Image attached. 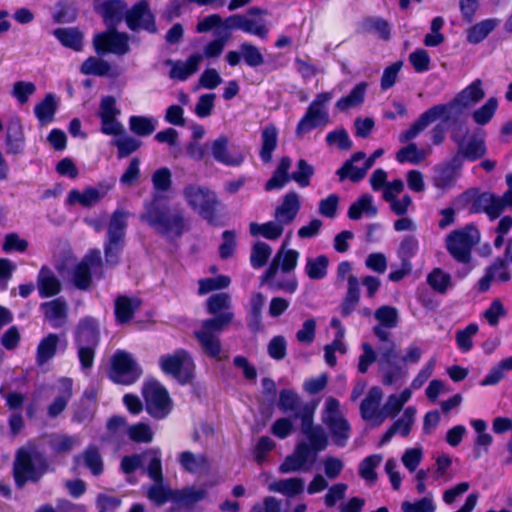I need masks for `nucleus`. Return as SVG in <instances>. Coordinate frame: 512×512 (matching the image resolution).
<instances>
[{
	"label": "nucleus",
	"instance_id": "f257e3e1",
	"mask_svg": "<svg viewBox=\"0 0 512 512\" xmlns=\"http://www.w3.org/2000/svg\"><path fill=\"white\" fill-rule=\"evenodd\" d=\"M140 219L163 235L173 234L180 238L190 229L185 211L179 205L169 206L164 196L154 194L144 203V213Z\"/></svg>",
	"mask_w": 512,
	"mask_h": 512
},
{
	"label": "nucleus",
	"instance_id": "f03ea898",
	"mask_svg": "<svg viewBox=\"0 0 512 512\" xmlns=\"http://www.w3.org/2000/svg\"><path fill=\"white\" fill-rule=\"evenodd\" d=\"M48 455L34 447H21L16 451L13 463L14 482L18 488L26 483H38L51 470Z\"/></svg>",
	"mask_w": 512,
	"mask_h": 512
},
{
	"label": "nucleus",
	"instance_id": "7ed1b4c3",
	"mask_svg": "<svg viewBox=\"0 0 512 512\" xmlns=\"http://www.w3.org/2000/svg\"><path fill=\"white\" fill-rule=\"evenodd\" d=\"M161 371L182 386L191 384L195 379L196 365L191 353L184 348H177L171 354L159 357Z\"/></svg>",
	"mask_w": 512,
	"mask_h": 512
},
{
	"label": "nucleus",
	"instance_id": "20e7f679",
	"mask_svg": "<svg viewBox=\"0 0 512 512\" xmlns=\"http://www.w3.org/2000/svg\"><path fill=\"white\" fill-rule=\"evenodd\" d=\"M126 212L116 209L110 218L107 229V240L104 243V256L107 265L115 267L120 262L127 228Z\"/></svg>",
	"mask_w": 512,
	"mask_h": 512
},
{
	"label": "nucleus",
	"instance_id": "39448f33",
	"mask_svg": "<svg viewBox=\"0 0 512 512\" xmlns=\"http://www.w3.org/2000/svg\"><path fill=\"white\" fill-rule=\"evenodd\" d=\"M480 240L478 228L470 223L462 229L452 231L446 239V249L459 263L470 264L472 249Z\"/></svg>",
	"mask_w": 512,
	"mask_h": 512
},
{
	"label": "nucleus",
	"instance_id": "423d86ee",
	"mask_svg": "<svg viewBox=\"0 0 512 512\" xmlns=\"http://www.w3.org/2000/svg\"><path fill=\"white\" fill-rule=\"evenodd\" d=\"M183 196L187 204L198 210L203 219L210 224L215 223L220 201L214 191L196 184H188L183 189Z\"/></svg>",
	"mask_w": 512,
	"mask_h": 512
},
{
	"label": "nucleus",
	"instance_id": "0eeeda50",
	"mask_svg": "<svg viewBox=\"0 0 512 512\" xmlns=\"http://www.w3.org/2000/svg\"><path fill=\"white\" fill-rule=\"evenodd\" d=\"M331 92H321L316 95L309 104L305 114L296 125L295 134L301 137L304 134L318 128L326 126L330 119L326 104L332 99Z\"/></svg>",
	"mask_w": 512,
	"mask_h": 512
},
{
	"label": "nucleus",
	"instance_id": "6e6552de",
	"mask_svg": "<svg viewBox=\"0 0 512 512\" xmlns=\"http://www.w3.org/2000/svg\"><path fill=\"white\" fill-rule=\"evenodd\" d=\"M146 411L155 419L166 418L173 408L168 390L157 380L146 383L142 389Z\"/></svg>",
	"mask_w": 512,
	"mask_h": 512
},
{
	"label": "nucleus",
	"instance_id": "1a4fd4ad",
	"mask_svg": "<svg viewBox=\"0 0 512 512\" xmlns=\"http://www.w3.org/2000/svg\"><path fill=\"white\" fill-rule=\"evenodd\" d=\"M457 202L467 208L470 214L485 213L491 221L498 218L496 195L492 192L470 188L459 195Z\"/></svg>",
	"mask_w": 512,
	"mask_h": 512
},
{
	"label": "nucleus",
	"instance_id": "9d476101",
	"mask_svg": "<svg viewBox=\"0 0 512 512\" xmlns=\"http://www.w3.org/2000/svg\"><path fill=\"white\" fill-rule=\"evenodd\" d=\"M484 97L485 92L482 88V81L480 79H476L457 93L449 103L437 104L436 106H446V111L441 116V120L444 123H448L452 118L453 109H456V114H461L464 109L475 105Z\"/></svg>",
	"mask_w": 512,
	"mask_h": 512
},
{
	"label": "nucleus",
	"instance_id": "9b49d317",
	"mask_svg": "<svg viewBox=\"0 0 512 512\" xmlns=\"http://www.w3.org/2000/svg\"><path fill=\"white\" fill-rule=\"evenodd\" d=\"M142 370L132 356L123 350H117L111 360L110 378L114 383L131 385L141 376Z\"/></svg>",
	"mask_w": 512,
	"mask_h": 512
},
{
	"label": "nucleus",
	"instance_id": "f8f14e48",
	"mask_svg": "<svg viewBox=\"0 0 512 512\" xmlns=\"http://www.w3.org/2000/svg\"><path fill=\"white\" fill-rule=\"evenodd\" d=\"M93 45L98 55L112 53L122 56L130 50L129 35L126 32H119L117 28L107 27L106 31L94 36Z\"/></svg>",
	"mask_w": 512,
	"mask_h": 512
},
{
	"label": "nucleus",
	"instance_id": "ddd939ff",
	"mask_svg": "<svg viewBox=\"0 0 512 512\" xmlns=\"http://www.w3.org/2000/svg\"><path fill=\"white\" fill-rule=\"evenodd\" d=\"M125 22L128 29L133 32L140 30L149 34L158 32L156 16L151 10L148 0H139L127 9Z\"/></svg>",
	"mask_w": 512,
	"mask_h": 512
},
{
	"label": "nucleus",
	"instance_id": "4468645a",
	"mask_svg": "<svg viewBox=\"0 0 512 512\" xmlns=\"http://www.w3.org/2000/svg\"><path fill=\"white\" fill-rule=\"evenodd\" d=\"M242 60L251 68H257L265 62L260 49L248 41L240 43L239 50L228 51L225 55V61L231 67L238 66Z\"/></svg>",
	"mask_w": 512,
	"mask_h": 512
},
{
	"label": "nucleus",
	"instance_id": "2eb2a0df",
	"mask_svg": "<svg viewBox=\"0 0 512 512\" xmlns=\"http://www.w3.org/2000/svg\"><path fill=\"white\" fill-rule=\"evenodd\" d=\"M95 0L94 11L99 14L107 27L117 28L125 20L127 4L124 0Z\"/></svg>",
	"mask_w": 512,
	"mask_h": 512
},
{
	"label": "nucleus",
	"instance_id": "dca6fc26",
	"mask_svg": "<svg viewBox=\"0 0 512 512\" xmlns=\"http://www.w3.org/2000/svg\"><path fill=\"white\" fill-rule=\"evenodd\" d=\"M100 340L101 333L98 320L91 316L81 319L75 328L74 344L98 347Z\"/></svg>",
	"mask_w": 512,
	"mask_h": 512
},
{
	"label": "nucleus",
	"instance_id": "f3484780",
	"mask_svg": "<svg viewBox=\"0 0 512 512\" xmlns=\"http://www.w3.org/2000/svg\"><path fill=\"white\" fill-rule=\"evenodd\" d=\"M446 106H432L424 111L418 119L411 124L409 129L403 131L400 134L399 140L401 143H406L416 138L417 135L423 131L428 125L434 121L441 119V116L445 113Z\"/></svg>",
	"mask_w": 512,
	"mask_h": 512
},
{
	"label": "nucleus",
	"instance_id": "a211bd4d",
	"mask_svg": "<svg viewBox=\"0 0 512 512\" xmlns=\"http://www.w3.org/2000/svg\"><path fill=\"white\" fill-rule=\"evenodd\" d=\"M211 154L214 160L227 167H238L244 162L241 152L229 151V139L225 135L219 136L211 143Z\"/></svg>",
	"mask_w": 512,
	"mask_h": 512
},
{
	"label": "nucleus",
	"instance_id": "6ab92c4d",
	"mask_svg": "<svg viewBox=\"0 0 512 512\" xmlns=\"http://www.w3.org/2000/svg\"><path fill=\"white\" fill-rule=\"evenodd\" d=\"M26 139L20 119H11L6 125L5 152L8 155L18 156L24 153Z\"/></svg>",
	"mask_w": 512,
	"mask_h": 512
},
{
	"label": "nucleus",
	"instance_id": "aec40b11",
	"mask_svg": "<svg viewBox=\"0 0 512 512\" xmlns=\"http://www.w3.org/2000/svg\"><path fill=\"white\" fill-rule=\"evenodd\" d=\"M451 140L457 145L463 158L469 162H475L481 159L487 152L484 139L472 137L465 143V135L453 132L451 134Z\"/></svg>",
	"mask_w": 512,
	"mask_h": 512
},
{
	"label": "nucleus",
	"instance_id": "412c9836",
	"mask_svg": "<svg viewBox=\"0 0 512 512\" xmlns=\"http://www.w3.org/2000/svg\"><path fill=\"white\" fill-rule=\"evenodd\" d=\"M226 24L231 28V31L241 30L261 39H266L269 33V30L264 23L257 22L256 20L247 18L241 14H233L226 17Z\"/></svg>",
	"mask_w": 512,
	"mask_h": 512
},
{
	"label": "nucleus",
	"instance_id": "4be33fe9",
	"mask_svg": "<svg viewBox=\"0 0 512 512\" xmlns=\"http://www.w3.org/2000/svg\"><path fill=\"white\" fill-rule=\"evenodd\" d=\"M301 208L299 195L290 191L283 196L282 203L276 207L274 217L280 224H290L294 221Z\"/></svg>",
	"mask_w": 512,
	"mask_h": 512
},
{
	"label": "nucleus",
	"instance_id": "5701e85b",
	"mask_svg": "<svg viewBox=\"0 0 512 512\" xmlns=\"http://www.w3.org/2000/svg\"><path fill=\"white\" fill-rule=\"evenodd\" d=\"M61 282L50 268L42 266L37 276V289L39 297L50 298L61 292Z\"/></svg>",
	"mask_w": 512,
	"mask_h": 512
},
{
	"label": "nucleus",
	"instance_id": "b1692460",
	"mask_svg": "<svg viewBox=\"0 0 512 512\" xmlns=\"http://www.w3.org/2000/svg\"><path fill=\"white\" fill-rule=\"evenodd\" d=\"M140 305L141 301L138 298L125 295L118 296L114 302L115 321L120 325L129 323Z\"/></svg>",
	"mask_w": 512,
	"mask_h": 512
},
{
	"label": "nucleus",
	"instance_id": "393cba45",
	"mask_svg": "<svg viewBox=\"0 0 512 512\" xmlns=\"http://www.w3.org/2000/svg\"><path fill=\"white\" fill-rule=\"evenodd\" d=\"M100 187L102 190L88 186L82 192L77 189H72L68 193L67 202L69 204L78 202L83 207H90L104 198L109 190V186H103L100 184Z\"/></svg>",
	"mask_w": 512,
	"mask_h": 512
},
{
	"label": "nucleus",
	"instance_id": "a878e982",
	"mask_svg": "<svg viewBox=\"0 0 512 512\" xmlns=\"http://www.w3.org/2000/svg\"><path fill=\"white\" fill-rule=\"evenodd\" d=\"M278 145V130L273 123L265 125L261 131V149L259 157L263 163H269L272 160L273 152Z\"/></svg>",
	"mask_w": 512,
	"mask_h": 512
},
{
	"label": "nucleus",
	"instance_id": "bb28decb",
	"mask_svg": "<svg viewBox=\"0 0 512 512\" xmlns=\"http://www.w3.org/2000/svg\"><path fill=\"white\" fill-rule=\"evenodd\" d=\"M368 83L365 81L357 83L348 95L337 100L335 107L337 110L344 112L351 108L358 107L364 103Z\"/></svg>",
	"mask_w": 512,
	"mask_h": 512
},
{
	"label": "nucleus",
	"instance_id": "cd10ccee",
	"mask_svg": "<svg viewBox=\"0 0 512 512\" xmlns=\"http://www.w3.org/2000/svg\"><path fill=\"white\" fill-rule=\"evenodd\" d=\"M325 424L328 426L334 443L338 447H344L350 436L351 426L343 416L338 418H324Z\"/></svg>",
	"mask_w": 512,
	"mask_h": 512
},
{
	"label": "nucleus",
	"instance_id": "c85d7f7f",
	"mask_svg": "<svg viewBox=\"0 0 512 512\" xmlns=\"http://www.w3.org/2000/svg\"><path fill=\"white\" fill-rule=\"evenodd\" d=\"M53 35L66 48L76 52L83 49L84 35L77 27L57 28Z\"/></svg>",
	"mask_w": 512,
	"mask_h": 512
},
{
	"label": "nucleus",
	"instance_id": "c756f323",
	"mask_svg": "<svg viewBox=\"0 0 512 512\" xmlns=\"http://www.w3.org/2000/svg\"><path fill=\"white\" fill-rule=\"evenodd\" d=\"M59 342L60 337L56 333H49L40 340L36 350V362L38 365L47 363L56 355Z\"/></svg>",
	"mask_w": 512,
	"mask_h": 512
},
{
	"label": "nucleus",
	"instance_id": "7c9ffc66",
	"mask_svg": "<svg viewBox=\"0 0 512 512\" xmlns=\"http://www.w3.org/2000/svg\"><path fill=\"white\" fill-rule=\"evenodd\" d=\"M57 108L56 96L52 93H47L44 98L35 105L34 113L38 121L42 125H46L54 120Z\"/></svg>",
	"mask_w": 512,
	"mask_h": 512
},
{
	"label": "nucleus",
	"instance_id": "2f4dec72",
	"mask_svg": "<svg viewBox=\"0 0 512 512\" xmlns=\"http://www.w3.org/2000/svg\"><path fill=\"white\" fill-rule=\"evenodd\" d=\"M79 9L75 0H59L55 4L53 21L59 24L73 23L77 20Z\"/></svg>",
	"mask_w": 512,
	"mask_h": 512
},
{
	"label": "nucleus",
	"instance_id": "473e14b6",
	"mask_svg": "<svg viewBox=\"0 0 512 512\" xmlns=\"http://www.w3.org/2000/svg\"><path fill=\"white\" fill-rule=\"evenodd\" d=\"M63 383L65 384L64 389L47 407V415L50 418L58 417L66 409L72 398V380L70 378H64Z\"/></svg>",
	"mask_w": 512,
	"mask_h": 512
},
{
	"label": "nucleus",
	"instance_id": "72a5a7b5",
	"mask_svg": "<svg viewBox=\"0 0 512 512\" xmlns=\"http://www.w3.org/2000/svg\"><path fill=\"white\" fill-rule=\"evenodd\" d=\"M377 208L373 205V197L370 194H362L348 209V217L351 220H359L363 213L369 217L377 215Z\"/></svg>",
	"mask_w": 512,
	"mask_h": 512
},
{
	"label": "nucleus",
	"instance_id": "f704fd0d",
	"mask_svg": "<svg viewBox=\"0 0 512 512\" xmlns=\"http://www.w3.org/2000/svg\"><path fill=\"white\" fill-rule=\"evenodd\" d=\"M207 497V491L204 488L195 489L194 487H184L175 490V500L186 508H191L196 503Z\"/></svg>",
	"mask_w": 512,
	"mask_h": 512
},
{
	"label": "nucleus",
	"instance_id": "c9c22d12",
	"mask_svg": "<svg viewBox=\"0 0 512 512\" xmlns=\"http://www.w3.org/2000/svg\"><path fill=\"white\" fill-rule=\"evenodd\" d=\"M194 335L208 357L221 360L222 345L218 336L207 332H195Z\"/></svg>",
	"mask_w": 512,
	"mask_h": 512
},
{
	"label": "nucleus",
	"instance_id": "e433bc0d",
	"mask_svg": "<svg viewBox=\"0 0 512 512\" xmlns=\"http://www.w3.org/2000/svg\"><path fill=\"white\" fill-rule=\"evenodd\" d=\"M269 489L287 497H294L304 490V481L301 478H289L274 481Z\"/></svg>",
	"mask_w": 512,
	"mask_h": 512
},
{
	"label": "nucleus",
	"instance_id": "4c0bfd02",
	"mask_svg": "<svg viewBox=\"0 0 512 512\" xmlns=\"http://www.w3.org/2000/svg\"><path fill=\"white\" fill-rule=\"evenodd\" d=\"M284 224H280L278 221H268L263 224L252 222L250 224V233L253 236L261 235L268 240H276L283 234Z\"/></svg>",
	"mask_w": 512,
	"mask_h": 512
},
{
	"label": "nucleus",
	"instance_id": "58836bf2",
	"mask_svg": "<svg viewBox=\"0 0 512 512\" xmlns=\"http://www.w3.org/2000/svg\"><path fill=\"white\" fill-rule=\"evenodd\" d=\"M497 26L495 19H485L474 24L468 29L467 40L469 43L478 44L482 42Z\"/></svg>",
	"mask_w": 512,
	"mask_h": 512
},
{
	"label": "nucleus",
	"instance_id": "ea45409f",
	"mask_svg": "<svg viewBox=\"0 0 512 512\" xmlns=\"http://www.w3.org/2000/svg\"><path fill=\"white\" fill-rule=\"evenodd\" d=\"M214 34L215 38L209 41L203 49L202 55L208 59L219 57L231 36V32L228 31H214Z\"/></svg>",
	"mask_w": 512,
	"mask_h": 512
},
{
	"label": "nucleus",
	"instance_id": "a19ab883",
	"mask_svg": "<svg viewBox=\"0 0 512 512\" xmlns=\"http://www.w3.org/2000/svg\"><path fill=\"white\" fill-rule=\"evenodd\" d=\"M84 465L94 476H100L104 472L103 458L95 445H89L83 451Z\"/></svg>",
	"mask_w": 512,
	"mask_h": 512
},
{
	"label": "nucleus",
	"instance_id": "79ce46f5",
	"mask_svg": "<svg viewBox=\"0 0 512 512\" xmlns=\"http://www.w3.org/2000/svg\"><path fill=\"white\" fill-rule=\"evenodd\" d=\"M148 499L156 506H163L169 500H175V490L163 485V482H154L147 491Z\"/></svg>",
	"mask_w": 512,
	"mask_h": 512
},
{
	"label": "nucleus",
	"instance_id": "37998d69",
	"mask_svg": "<svg viewBox=\"0 0 512 512\" xmlns=\"http://www.w3.org/2000/svg\"><path fill=\"white\" fill-rule=\"evenodd\" d=\"M366 32L376 33L380 39L388 41L391 38V26L389 22L381 17H367L362 22Z\"/></svg>",
	"mask_w": 512,
	"mask_h": 512
},
{
	"label": "nucleus",
	"instance_id": "c03bdc74",
	"mask_svg": "<svg viewBox=\"0 0 512 512\" xmlns=\"http://www.w3.org/2000/svg\"><path fill=\"white\" fill-rule=\"evenodd\" d=\"M329 259L325 255L316 258H308L305 265V272L312 280L323 279L327 275Z\"/></svg>",
	"mask_w": 512,
	"mask_h": 512
},
{
	"label": "nucleus",
	"instance_id": "a18cd8bd",
	"mask_svg": "<svg viewBox=\"0 0 512 512\" xmlns=\"http://www.w3.org/2000/svg\"><path fill=\"white\" fill-rule=\"evenodd\" d=\"M111 70V65L94 56L88 57L81 65L80 72L84 75L106 76Z\"/></svg>",
	"mask_w": 512,
	"mask_h": 512
},
{
	"label": "nucleus",
	"instance_id": "49530a36",
	"mask_svg": "<svg viewBox=\"0 0 512 512\" xmlns=\"http://www.w3.org/2000/svg\"><path fill=\"white\" fill-rule=\"evenodd\" d=\"M231 297L228 293L220 292L212 294L206 301V310L211 315H219L230 312Z\"/></svg>",
	"mask_w": 512,
	"mask_h": 512
},
{
	"label": "nucleus",
	"instance_id": "de8ad7c7",
	"mask_svg": "<svg viewBox=\"0 0 512 512\" xmlns=\"http://www.w3.org/2000/svg\"><path fill=\"white\" fill-rule=\"evenodd\" d=\"M382 461L381 454H371L365 457L359 464L358 473L366 481L374 482L377 480L376 468Z\"/></svg>",
	"mask_w": 512,
	"mask_h": 512
},
{
	"label": "nucleus",
	"instance_id": "09e8293b",
	"mask_svg": "<svg viewBox=\"0 0 512 512\" xmlns=\"http://www.w3.org/2000/svg\"><path fill=\"white\" fill-rule=\"evenodd\" d=\"M213 29L215 31L231 32V28L226 24V18L222 19V17L217 13L204 17L199 20L196 25V32L198 33H207Z\"/></svg>",
	"mask_w": 512,
	"mask_h": 512
},
{
	"label": "nucleus",
	"instance_id": "8fccbe9b",
	"mask_svg": "<svg viewBox=\"0 0 512 512\" xmlns=\"http://www.w3.org/2000/svg\"><path fill=\"white\" fill-rule=\"evenodd\" d=\"M278 407L283 413H297L301 406L300 397L290 389H282L279 393Z\"/></svg>",
	"mask_w": 512,
	"mask_h": 512
},
{
	"label": "nucleus",
	"instance_id": "3c124183",
	"mask_svg": "<svg viewBox=\"0 0 512 512\" xmlns=\"http://www.w3.org/2000/svg\"><path fill=\"white\" fill-rule=\"evenodd\" d=\"M72 282L79 290H87L92 284V270L85 262H79L72 271Z\"/></svg>",
	"mask_w": 512,
	"mask_h": 512
},
{
	"label": "nucleus",
	"instance_id": "603ef678",
	"mask_svg": "<svg viewBox=\"0 0 512 512\" xmlns=\"http://www.w3.org/2000/svg\"><path fill=\"white\" fill-rule=\"evenodd\" d=\"M144 457H149L147 472L154 482H163L162 458L159 449H149L143 453Z\"/></svg>",
	"mask_w": 512,
	"mask_h": 512
},
{
	"label": "nucleus",
	"instance_id": "864d4df0",
	"mask_svg": "<svg viewBox=\"0 0 512 512\" xmlns=\"http://www.w3.org/2000/svg\"><path fill=\"white\" fill-rule=\"evenodd\" d=\"M234 314L232 312H224L219 315H214L212 318L205 319L202 322L201 330L198 332L215 333L221 332L224 327L228 326L233 320Z\"/></svg>",
	"mask_w": 512,
	"mask_h": 512
},
{
	"label": "nucleus",
	"instance_id": "5fc2aeb1",
	"mask_svg": "<svg viewBox=\"0 0 512 512\" xmlns=\"http://www.w3.org/2000/svg\"><path fill=\"white\" fill-rule=\"evenodd\" d=\"M46 319L50 321L62 320L67 316V305L62 299H54L41 304Z\"/></svg>",
	"mask_w": 512,
	"mask_h": 512
},
{
	"label": "nucleus",
	"instance_id": "6e6d98bb",
	"mask_svg": "<svg viewBox=\"0 0 512 512\" xmlns=\"http://www.w3.org/2000/svg\"><path fill=\"white\" fill-rule=\"evenodd\" d=\"M231 283L227 275H218L216 277L202 278L198 281V294L204 295L212 291L226 289Z\"/></svg>",
	"mask_w": 512,
	"mask_h": 512
},
{
	"label": "nucleus",
	"instance_id": "4d7b16f0",
	"mask_svg": "<svg viewBox=\"0 0 512 512\" xmlns=\"http://www.w3.org/2000/svg\"><path fill=\"white\" fill-rule=\"evenodd\" d=\"M427 283L435 292L444 294L451 286V276L440 268H434L427 276Z\"/></svg>",
	"mask_w": 512,
	"mask_h": 512
},
{
	"label": "nucleus",
	"instance_id": "13d9d810",
	"mask_svg": "<svg viewBox=\"0 0 512 512\" xmlns=\"http://www.w3.org/2000/svg\"><path fill=\"white\" fill-rule=\"evenodd\" d=\"M425 158V152L419 149L415 143H408L396 153V160L399 163L419 164Z\"/></svg>",
	"mask_w": 512,
	"mask_h": 512
},
{
	"label": "nucleus",
	"instance_id": "bf43d9fd",
	"mask_svg": "<svg viewBox=\"0 0 512 512\" xmlns=\"http://www.w3.org/2000/svg\"><path fill=\"white\" fill-rule=\"evenodd\" d=\"M297 170L292 172L291 180L299 184L300 187H308L311 178L314 175V167L305 159H299L296 163Z\"/></svg>",
	"mask_w": 512,
	"mask_h": 512
},
{
	"label": "nucleus",
	"instance_id": "052dcab7",
	"mask_svg": "<svg viewBox=\"0 0 512 512\" xmlns=\"http://www.w3.org/2000/svg\"><path fill=\"white\" fill-rule=\"evenodd\" d=\"M179 463L184 470L194 474L206 466L207 460L205 456H196L190 451H184L179 455Z\"/></svg>",
	"mask_w": 512,
	"mask_h": 512
},
{
	"label": "nucleus",
	"instance_id": "680f3d73",
	"mask_svg": "<svg viewBox=\"0 0 512 512\" xmlns=\"http://www.w3.org/2000/svg\"><path fill=\"white\" fill-rule=\"evenodd\" d=\"M498 107V101L495 97L489 98L484 105L475 110L472 118L478 125H486L493 118Z\"/></svg>",
	"mask_w": 512,
	"mask_h": 512
},
{
	"label": "nucleus",
	"instance_id": "e2e57ef3",
	"mask_svg": "<svg viewBox=\"0 0 512 512\" xmlns=\"http://www.w3.org/2000/svg\"><path fill=\"white\" fill-rule=\"evenodd\" d=\"M113 144L117 148L118 158L122 159L136 152L141 147L142 142L132 136L124 135L122 138L115 139Z\"/></svg>",
	"mask_w": 512,
	"mask_h": 512
},
{
	"label": "nucleus",
	"instance_id": "0e129e2a",
	"mask_svg": "<svg viewBox=\"0 0 512 512\" xmlns=\"http://www.w3.org/2000/svg\"><path fill=\"white\" fill-rule=\"evenodd\" d=\"M478 332L476 323L468 324L464 329L456 332V344L463 353L469 352L473 348L472 337Z\"/></svg>",
	"mask_w": 512,
	"mask_h": 512
},
{
	"label": "nucleus",
	"instance_id": "69168bd1",
	"mask_svg": "<svg viewBox=\"0 0 512 512\" xmlns=\"http://www.w3.org/2000/svg\"><path fill=\"white\" fill-rule=\"evenodd\" d=\"M456 173H454L448 166L441 163L435 167L433 184L436 188L447 189L455 181Z\"/></svg>",
	"mask_w": 512,
	"mask_h": 512
},
{
	"label": "nucleus",
	"instance_id": "338daca9",
	"mask_svg": "<svg viewBox=\"0 0 512 512\" xmlns=\"http://www.w3.org/2000/svg\"><path fill=\"white\" fill-rule=\"evenodd\" d=\"M127 435L135 443H149L153 440L151 427L143 422H138L128 427Z\"/></svg>",
	"mask_w": 512,
	"mask_h": 512
},
{
	"label": "nucleus",
	"instance_id": "774afa93",
	"mask_svg": "<svg viewBox=\"0 0 512 512\" xmlns=\"http://www.w3.org/2000/svg\"><path fill=\"white\" fill-rule=\"evenodd\" d=\"M96 409L97 404L85 403L84 399H80L74 408L72 421L79 424L89 423L93 420Z\"/></svg>",
	"mask_w": 512,
	"mask_h": 512
}]
</instances>
